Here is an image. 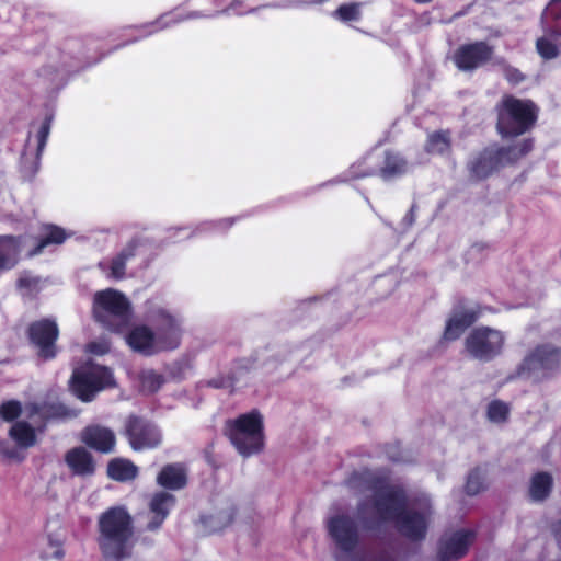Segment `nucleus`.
<instances>
[{"label":"nucleus","mask_w":561,"mask_h":561,"mask_svg":"<svg viewBox=\"0 0 561 561\" xmlns=\"http://www.w3.org/2000/svg\"><path fill=\"white\" fill-rule=\"evenodd\" d=\"M377 499L373 504L358 506V518L366 524L378 520L396 519L400 530L411 538H421L425 534L430 510L422 514L414 511L403 512V500L400 494L389 489L377 492Z\"/></svg>","instance_id":"f257e3e1"},{"label":"nucleus","mask_w":561,"mask_h":561,"mask_svg":"<svg viewBox=\"0 0 561 561\" xmlns=\"http://www.w3.org/2000/svg\"><path fill=\"white\" fill-rule=\"evenodd\" d=\"M99 543L107 559L121 560L130 554L133 542V518L125 507L106 510L99 517Z\"/></svg>","instance_id":"f03ea898"},{"label":"nucleus","mask_w":561,"mask_h":561,"mask_svg":"<svg viewBox=\"0 0 561 561\" xmlns=\"http://www.w3.org/2000/svg\"><path fill=\"white\" fill-rule=\"evenodd\" d=\"M0 415L5 421L16 420L9 430V436L19 448L36 445L37 432L44 422V414L37 405L28 403L21 407L19 402L10 401L0 407Z\"/></svg>","instance_id":"7ed1b4c3"},{"label":"nucleus","mask_w":561,"mask_h":561,"mask_svg":"<svg viewBox=\"0 0 561 561\" xmlns=\"http://www.w3.org/2000/svg\"><path fill=\"white\" fill-rule=\"evenodd\" d=\"M537 118V107L530 100L505 95L497 105L496 128L502 137L526 133Z\"/></svg>","instance_id":"20e7f679"},{"label":"nucleus","mask_w":561,"mask_h":561,"mask_svg":"<svg viewBox=\"0 0 561 561\" xmlns=\"http://www.w3.org/2000/svg\"><path fill=\"white\" fill-rule=\"evenodd\" d=\"M506 342L507 335L504 331L480 325L473 328L465 337L463 351L468 357L486 363L504 352Z\"/></svg>","instance_id":"39448f33"},{"label":"nucleus","mask_w":561,"mask_h":561,"mask_svg":"<svg viewBox=\"0 0 561 561\" xmlns=\"http://www.w3.org/2000/svg\"><path fill=\"white\" fill-rule=\"evenodd\" d=\"M263 416L252 411L237 417L230 428L229 437L236 449L243 456L262 450L264 446Z\"/></svg>","instance_id":"423d86ee"},{"label":"nucleus","mask_w":561,"mask_h":561,"mask_svg":"<svg viewBox=\"0 0 561 561\" xmlns=\"http://www.w3.org/2000/svg\"><path fill=\"white\" fill-rule=\"evenodd\" d=\"M561 367V350L551 344L531 347L517 367V375L534 381L549 378Z\"/></svg>","instance_id":"0eeeda50"},{"label":"nucleus","mask_w":561,"mask_h":561,"mask_svg":"<svg viewBox=\"0 0 561 561\" xmlns=\"http://www.w3.org/2000/svg\"><path fill=\"white\" fill-rule=\"evenodd\" d=\"M113 385L114 378L108 369L87 365L75 370L70 389L82 401H91L96 392Z\"/></svg>","instance_id":"6e6552de"},{"label":"nucleus","mask_w":561,"mask_h":561,"mask_svg":"<svg viewBox=\"0 0 561 561\" xmlns=\"http://www.w3.org/2000/svg\"><path fill=\"white\" fill-rule=\"evenodd\" d=\"M530 149V140L524 139L507 149L486 150L472 163L471 170L477 178L488 176L497 168L518 160Z\"/></svg>","instance_id":"1a4fd4ad"},{"label":"nucleus","mask_w":561,"mask_h":561,"mask_svg":"<svg viewBox=\"0 0 561 561\" xmlns=\"http://www.w3.org/2000/svg\"><path fill=\"white\" fill-rule=\"evenodd\" d=\"M126 342L135 352L151 354L160 350L175 347L179 343V334L175 330H172L168 341H164L156 337L148 327L138 325L126 336Z\"/></svg>","instance_id":"9d476101"},{"label":"nucleus","mask_w":561,"mask_h":561,"mask_svg":"<svg viewBox=\"0 0 561 561\" xmlns=\"http://www.w3.org/2000/svg\"><path fill=\"white\" fill-rule=\"evenodd\" d=\"M241 517L240 507L233 499H222L215 503L211 511L202 517V524L208 533L221 531Z\"/></svg>","instance_id":"9b49d317"},{"label":"nucleus","mask_w":561,"mask_h":561,"mask_svg":"<svg viewBox=\"0 0 561 561\" xmlns=\"http://www.w3.org/2000/svg\"><path fill=\"white\" fill-rule=\"evenodd\" d=\"M128 310L127 298L117 290L105 289L94 296L93 313L101 322H106L108 316H124Z\"/></svg>","instance_id":"f8f14e48"},{"label":"nucleus","mask_w":561,"mask_h":561,"mask_svg":"<svg viewBox=\"0 0 561 561\" xmlns=\"http://www.w3.org/2000/svg\"><path fill=\"white\" fill-rule=\"evenodd\" d=\"M127 434L129 444L134 450L154 448L159 446L162 440L156 426L137 417L129 420Z\"/></svg>","instance_id":"ddd939ff"},{"label":"nucleus","mask_w":561,"mask_h":561,"mask_svg":"<svg viewBox=\"0 0 561 561\" xmlns=\"http://www.w3.org/2000/svg\"><path fill=\"white\" fill-rule=\"evenodd\" d=\"M58 336V328L54 321L42 320L30 327V337L37 346L39 356L51 358L55 356V341Z\"/></svg>","instance_id":"4468645a"},{"label":"nucleus","mask_w":561,"mask_h":561,"mask_svg":"<svg viewBox=\"0 0 561 561\" xmlns=\"http://www.w3.org/2000/svg\"><path fill=\"white\" fill-rule=\"evenodd\" d=\"M479 317L480 309L478 306L468 305L457 307L447 321L444 339L447 341L457 340Z\"/></svg>","instance_id":"2eb2a0df"},{"label":"nucleus","mask_w":561,"mask_h":561,"mask_svg":"<svg viewBox=\"0 0 561 561\" xmlns=\"http://www.w3.org/2000/svg\"><path fill=\"white\" fill-rule=\"evenodd\" d=\"M328 529L331 537L342 549H350L357 541V528L347 515H333L328 520Z\"/></svg>","instance_id":"dca6fc26"},{"label":"nucleus","mask_w":561,"mask_h":561,"mask_svg":"<svg viewBox=\"0 0 561 561\" xmlns=\"http://www.w3.org/2000/svg\"><path fill=\"white\" fill-rule=\"evenodd\" d=\"M492 50L484 43H476L460 47L455 54V64L461 70H472L488 61Z\"/></svg>","instance_id":"f3484780"},{"label":"nucleus","mask_w":561,"mask_h":561,"mask_svg":"<svg viewBox=\"0 0 561 561\" xmlns=\"http://www.w3.org/2000/svg\"><path fill=\"white\" fill-rule=\"evenodd\" d=\"M81 440L89 447L104 454L114 450L116 438L114 433L102 426H89L81 433Z\"/></svg>","instance_id":"a211bd4d"},{"label":"nucleus","mask_w":561,"mask_h":561,"mask_svg":"<svg viewBox=\"0 0 561 561\" xmlns=\"http://www.w3.org/2000/svg\"><path fill=\"white\" fill-rule=\"evenodd\" d=\"M174 496L168 492L160 491L152 495L149 502L148 528L153 530L160 527L174 505Z\"/></svg>","instance_id":"6ab92c4d"},{"label":"nucleus","mask_w":561,"mask_h":561,"mask_svg":"<svg viewBox=\"0 0 561 561\" xmlns=\"http://www.w3.org/2000/svg\"><path fill=\"white\" fill-rule=\"evenodd\" d=\"M186 469L181 463L165 465L157 476V483L169 490H180L186 485Z\"/></svg>","instance_id":"aec40b11"},{"label":"nucleus","mask_w":561,"mask_h":561,"mask_svg":"<svg viewBox=\"0 0 561 561\" xmlns=\"http://www.w3.org/2000/svg\"><path fill=\"white\" fill-rule=\"evenodd\" d=\"M553 477L546 471L534 473L528 482V496L534 502H542L549 497L553 488Z\"/></svg>","instance_id":"412c9836"},{"label":"nucleus","mask_w":561,"mask_h":561,"mask_svg":"<svg viewBox=\"0 0 561 561\" xmlns=\"http://www.w3.org/2000/svg\"><path fill=\"white\" fill-rule=\"evenodd\" d=\"M66 462L76 474L90 476L95 470L91 454L82 447L69 450L66 455Z\"/></svg>","instance_id":"4be33fe9"},{"label":"nucleus","mask_w":561,"mask_h":561,"mask_svg":"<svg viewBox=\"0 0 561 561\" xmlns=\"http://www.w3.org/2000/svg\"><path fill=\"white\" fill-rule=\"evenodd\" d=\"M473 537V533L467 530L455 533L444 545V556L453 559L462 557L468 547L472 543Z\"/></svg>","instance_id":"5701e85b"},{"label":"nucleus","mask_w":561,"mask_h":561,"mask_svg":"<svg viewBox=\"0 0 561 561\" xmlns=\"http://www.w3.org/2000/svg\"><path fill=\"white\" fill-rule=\"evenodd\" d=\"M107 474L119 482L134 480L138 474V468L128 459L114 458L107 465Z\"/></svg>","instance_id":"b1692460"},{"label":"nucleus","mask_w":561,"mask_h":561,"mask_svg":"<svg viewBox=\"0 0 561 561\" xmlns=\"http://www.w3.org/2000/svg\"><path fill=\"white\" fill-rule=\"evenodd\" d=\"M19 252V243L11 237L0 238V270L14 264Z\"/></svg>","instance_id":"393cba45"},{"label":"nucleus","mask_w":561,"mask_h":561,"mask_svg":"<svg viewBox=\"0 0 561 561\" xmlns=\"http://www.w3.org/2000/svg\"><path fill=\"white\" fill-rule=\"evenodd\" d=\"M557 35V32L550 31L537 39L536 48L542 58L551 59L558 55V48L554 43Z\"/></svg>","instance_id":"a878e982"},{"label":"nucleus","mask_w":561,"mask_h":561,"mask_svg":"<svg viewBox=\"0 0 561 561\" xmlns=\"http://www.w3.org/2000/svg\"><path fill=\"white\" fill-rule=\"evenodd\" d=\"M139 381L140 391L146 394L154 393L163 383L162 377L152 370L142 371L139 375Z\"/></svg>","instance_id":"bb28decb"},{"label":"nucleus","mask_w":561,"mask_h":561,"mask_svg":"<svg viewBox=\"0 0 561 561\" xmlns=\"http://www.w3.org/2000/svg\"><path fill=\"white\" fill-rule=\"evenodd\" d=\"M510 407L501 401H493L488 407V419L496 424L504 423L508 419Z\"/></svg>","instance_id":"cd10ccee"},{"label":"nucleus","mask_w":561,"mask_h":561,"mask_svg":"<svg viewBox=\"0 0 561 561\" xmlns=\"http://www.w3.org/2000/svg\"><path fill=\"white\" fill-rule=\"evenodd\" d=\"M62 541L64 538L60 535H48L47 536V547L43 550V558L45 559H60L64 554L62 551Z\"/></svg>","instance_id":"c85d7f7f"},{"label":"nucleus","mask_w":561,"mask_h":561,"mask_svg":"<svg viewBox=\"0 0 561 561\" xmlns=\"http://www.w3.org/2000/svg\"><path fill=\"white\" fill-rule=\"evenodd\" d=\"M466 492L469 495H476L485 489V477L479 471L474 470L470 472L467 483H466Z\"/></svg>","instance_id":"c756f323"},{"label":"nucleus","mask_w":561,"mask_h":561,"mask_svg":"<svg viewBox=\"0 0 561 561\" xmlns=\"http://www.w3.org/2000/svg\"><path fill=\"white\" fill-rule=\"evenodd\" d=\"M67 238V234L66 232L58 228V227H54V226H49L47 227V233H46V237L44 238V240L41 242V244L38 245V248L32 252V254H36V253H39L41 250L47 245V244H51V243H55V244H59L61 243L65 239Z\"/></svg>","instance_id":"7c9ffc66"},{"label":"nucleus","mask_w":561,"mask_h":561,"mask_svg":"<svg viewBox=\"0 0 561 561\" xmlns=\"http://www.w3.org/2000/svg\"><path fill=\"white\" fill-rule=\"evenodd\" d=\"M426 149L431 153L443 154L449 149V139L445 134L432 135L428 139Z\"/></svg>","instance_id":"2f4dec72"},{"label":"nucleus","mask_w":561,"mask_h":561,"mask_svg":"<svg viewBox=\"0 0 561 561\" xmlns=\"http://www.w3.org/2000/svg\"><path fill=\"white\" fill-rule=\"evenodd\" d=\"M405 170V162L403 159L397 156H389L387 158V162L385 168L382 169V174L385 178L393 176L402 173Z\"/></svg>","instance_id":"473e14b6"},{"label":"nucleus","mask_w":561,"mask_h":561,"mask_svg":"<svg viewBox=\"0 0 561 561\" xmlns=\"http://www.w3.org/2000/svg\"><path fill=\"white\" fill-rule=\"evenodd\" d=\"M335 15L341 21H354L359 18V5L356 3L341 5L336 11Z\"/></svg>","instance_id":"72a5a7b5"},{"label":"nucleus","mask_w":561,"mask_h":561,"mask_svg":"<svg viewBox=\"0 0 561 561\" xmlns=\"http://www.w3.org/2000/svg\"><path fill=\"white\" fill-rule=\"evenodd\" d=\"M504 75L508 82L513 84L520 83L525 78L518 69L508 66L504 68Z\"/></svg>","instance_id":"f704fd0d"},{"label":"nucleus","mask_w":561,"mask_h":561,"mask_svg":"<svg viewBox=\"0 0 561 561\" xmlns=\"http://www.w3.org/2000/svg\"><path fill=\"white\" fill-rule=\"evenodd\" d=\"M124 267H125V259L123 256H118L112 263L111 275L114 278H121L124 275Z\"/></svg>","instance_id":"c9c22d12"},{"label":"nucleus","mask_w":561,"mask_h":561,"mask_svg":"<svg viewBox=\"0 0 561 561\" xmlns=\"http://www.w3.org/2000/svg\"><path fill=\"white\" fill-rule=\"evenodd\" d=\"M88 350H89V352H91L93 354L102 355V354H105L110 350V346L106 342L103 341V342L89 344Z\"/></svg>","instance_id":"e433bc0d"},{"label":"nucleus","mask_w":561,"mask_h":561,"mask_svg":"<svg viewBox=\"0 0 561 561\" xmlns=\"http://www.w3.org/2000/svg\"><path fill=\"white\" fill-rule=\"evenodd\" d=\"M208 383L215 388H224L229 385L228 380H226L224 378H214V379L209 380Z\"/></svg>","instance_id":"4c0bfd02"},{"label":"nucleus","mask_w":561,"mask_h":561,"mask_svg":"<svg viewBox=\"0 0 561 561\" xmlns=\"http://www.w3.org/2000/svg\"><path fill=\"white\" fill-rule=\"evenodd\" d=\"M49 128H50L49 123H45V124L42 126V128H41L39 134H41V141H42V145H44V144H45L46 138L48 137Z\"/></svg>","instance_id":"58836bf2"},{"label":"nucleus","mask_w":561,"mask_h":561,"mask_svg":"<svg viewBox=\"0 0 561 561\" xmlns=\"http://www.w3.org/2000/svg\"><path fill=\"white\" fill-rule=\"evenodd\" d=\"M1 453L8 457L9 459H22L23 457L20 456L18 450H9V449H2Z\"/></svg>","instance_id":"ea45409f"},{"label":"nucleus","mask_w":561,"mask_h":561,"mask_svg":"<svg viewBox=\"0 0 561 561\" xmlns=\"http://www.w3.org/2000/svg\"><path fill=\"white\" fill-rule=\"evenodd\" d=\"M37 282L34 278H21L19 284L21 287H31L32 285H34Z\"/></svg>","instance_id":"a19ab883"},{"label":"nucleus","mask_w":561,"mask_h":561,"mask_svg":"<svg viewBox=\"0 0 561 561\" xmlns=\"http://www.w3.org/2000/svg\"><path fill=\"white\" fill-rule=\"evenodd\" d=\"M554 535L557 540L561 543V519L557 523L554 527Z\"/></svg>","instance_id":"79ce46f5"},{"label":"nucleus","mask_w":561,"mask_h":561,"mask_svg":"<svg viewBox=\"0 0 561 561\" xmlns=\"http://www.w3.org/2000/svg\"><path fill=\"white\" fill-rule=\"evenodd\" d=\"M557 5L561 7V0H552V2L550 3L549 10H552Z\"/></svg>","instance_id":"37998d69"},{"label":"nucleus","mask_w":561,"mask_h":561,"mask_svg":"<svg viewBox=\"0 0 561 561\" xmlns=\"http://www.w3.org/2000/svg\"><path fill=\"white\" fill-rule=\"evenodd\" d=\"M527 343H530V336H526Z\"/></svg>","instance_id":"c03bdc74"}]
</instances>
